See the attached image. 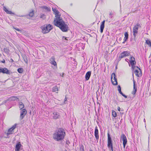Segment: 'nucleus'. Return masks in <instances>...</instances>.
I'll list each match as a JSON object with an SVG mask.
<instances>
[{"label":"nucleus","mask_w":151,"mask_h":151,"mask_svg":"<svg viewBox=\"0 0 151 151\" xmlns=\"http://www.w3.org/2000/svg\"><path fill=\"white\" fill-rule=\"evenodd\" d=\"M65 135V130L63 128H59L53 134V138L57 141L63 140Z\"/></svg>","instance_id":"1"},{"label":"nucleus","mask_w":151,"mask_h":151,"mask_svg":"<svg viewBox=\"0 0 151 151\" xmlns=\"http://www.w3.org/2000/svg\"><path fill=\"white\" fill-rule=\"evenodd\" d=\"M54 24L55 26L59 27L63 32H67L69 29L68 25L65 23L63 19H59L58 21H56Z\"/></svg>","instance_id":"2"},{"label":"nucleus","mask_w":151,"mask_h":151,"mask_svg":"<svg viewBox=\"0 0 151 151\" xmlns=\"http://www.w3.org/2000/svg\"><path fill=\"white\" fill-rule=\"evenodd\" d=\"M41 29L44 34L48 33L53 28L52 26L50 24H46L42 26Z\"/></svg>","instance_id":"3"},{"label":"nucleus","mask_w":151,"mask_h":151,"mask_svg":"<svg viewBox=\"0 0 151 151\" xmlns=\"http://www.w3.org/2000/svg\"><path fill=\"white\" fill-rule=\"evenodd\" d=\"M130 55V52L128 51H124L122 52L119 55L118 59L120 60L121 59L126 56H128Z\"/></svg>","instance_id":"4"},{"label":"nucleus","mask_w":151,"mask_h":151,"mask_svg":"<svg viewBox=\"0 0 151 151\" xmlns=\"http://www.w3.org/2000/svg\"><path fill=\"white\" fill-rule=\"evenodd\" d=\"M111 79L113 85H117V80L116 78V75L115 73H113L112 74Z\"/></svg>","instance_id":"5"},{"label":"nucleus","mask_w":151,"mask_h":151,"mask_svg":"<svg viewBox=\"0 0 151 151\" xmlns=\"http://www.w3.org/2000/svg\"><path fill=\"white\" fill-rule=\"evenodd\" d=\"M16 100L17 101H19V99L16 96H13L7 99L4 101V102L6 103L8 101H11Z\"/></svg>","instance_id":"6"},{"label":"nucleus","mask_w":151,"mask_h":151,"mask_svg":"<svg viewBox=\"0 0 151 151\" xmlns=\"http://www.w3.org/2000/svg\"><path fill=\"white\" fill-rule=\"evenodd\" d=\"M112 140L110 137V135L109 133H108L107 147L109 148L113 146Z\"/></svg>","instance_id":"7"},{"label":"nucleus","mask_w":151,"mask_h":151,"mask_svg":"<svg viewBox=\"0 0 151 151\" xmlns=\"http://www.w3.org/2000/svg\"><path fill=\"white\" fill-rule=\"evenodd\" d=\"M17 125V124H15L12 127L9 129L8 131L7 134V135L11 134L14 132L13 130L16 128Z\"/></svg>","instance_id":"8"},{"label":"nucleus","mask_w":151,"mask_h":151,"mask_svg":"<svg viewBox=\"0 0 151 151\" xmlns=\"http://www.w3.org/2000/svg\"><path fill=\"white\" fill-rule=\"evenodd\" d=\"M60 12L59 11L58 12H56L55 13V17H56L54 20V23H55L56 21H58L59 19H62V18L60 17V15L59 14Z\"/></svg>","instance_id":"9"},{"label":"nucleus","mask_w":151,"mask_h":151,"mask_svg":"<svg viewBox=\"0 0 151 151\" xmlns=\"http://www.w3.org/2000/svg\"><path fill=\"white\" fill-rule=\"evenodd\" d=\"M0 73H6L7 74H9L10 73V71L8 70L7 68H2L0 67Z\"/></svg>","instance_id":"10"},{"label":"nucleus","mask_w":151,"mask_h":151,"mask_svg":"<svg viewBox=\"0 0 151 151\" xmlns=\"http://www.w3.org/2000/svg\"><path fill=\"white\" fill-rule=\"evenodd\" d=\"M121 138L122 139L123 141V145L124 147L126 145L127 142V139L125 135L124 134H122L121 136Z\"/></svg>","instance_id":"11"},{"label":"nucleus","mask_w":151,"mask_h":151,"mask_svg":"<svg viewBox=\"0 0 151 151\" xmlns=\"http://www.w3.org/2000/svg\"><path fill=\"white\" fill-rule=\"evenodd\" d=\"M141 26L139 23H137L134 26L133 29V31L136 33V32H138V30L139 27H141Z\"/></svg>","instance_id":"12"},{"label":"nucleus","mask_w":151,"mask_h":151,"mask_svg":"<svg viewBox=\"0 0 151 151\" xmlns=\"http://www.w3.org/2000/svg\"><path fill=\"white\" fill-rule=\"evenodd\" d=\"M130 63L133 67V65H134L136 64V61L135 60V58L134 57L132 56L130 58Z\"/></svg>","instance_id":"13"},{"label":"nucleus","mask_w":151,"mask_h":151,"mask_svg":"<svg viewBox=\"0 0 151 151\" xmlns=\"http://www.w3.org/2000/svg\"><path fill=\"white\" fill-rule=\"evenodd\" d=\"M98 134V129L97 127L96 126L95 129L94 135L96 140H97L99 139V136Z\"/></svg>","instance_id":"14"},{"label":"nucleus","mask_w":151,"mask_h":151,"mask_svg":"<svg viewBox=\"0 0 151 151\" xmlns=\"http://www.w3.org/2000/svg\"><path fill=\"white\" fill-rule=\"evenodd\" d=\"M50 61L52 65H53L55 66H57L56 63L55 61V58L54 57H52L50 59Z\"/></svg>","instance_id":"15"},{"label":"nucleus","mask_w":151,"mask_h":151,"mask_svg":"<svg viewBox=\"0 0 151 151\" xmlns=\"http://www.w3.org/2000/svg\"><path fill=\"white\" fill-rule=\"evenodd\" d=\"M139 69L140 70V72L139 73V71L137 70H135L134 71V73H135V75L139 77L142 76V73L140 69V68H139Z\"/></svg>","instance_id":"16"},{"label":"nucleus","mask_w":151,"mask_h":151,"mask_svg":"<svg viewBox=\"0 0 151 151\" xmlns=\"http://www.w3.org/2000/svg\"><path fill=\"white\" fill-rule=\"evenodd\" d=\"M3 9L7 14H10L12 15H15L14 13H13L12 11L8 10L5 6H4Z\"/></svg>","instance_id":"17"},{"label":"nucleus","mask_w":151,"mask_h":151,"mask_svg":"<svg viewBox=\"0 0 151 151\" xmlns=\"http://www.w3.org/2000/svg\"><path fill=\"white\" fill-rule=\"evenodd\" d=\"M91 71H89L87 72L85 75V78L86 81L88 80L91 76Z\"/></svg>","instance_id":"18"},{"label":"nucleus","mask_w":151,"mask_h":151,"mask_svg":"<svg viewBox=\"0 0 151 151\" xmlns=\"http://www.w3.org/2000/svg\"><path fill=\"white\" fill-rule=\"evenodd\" d=\"M133 83H134V88H133V90L132 92V93L134 95L136 93V92L137 91V86L135 84V81L134 79H133Z\"/></svg>","instance_id":"19"},{"label":"nucleus","mask_w":151,"mask_h":151,"mask_svg":"<svg viewBox=\"0 0 151 151\" xmlns=\"http://www.w3.org/2000/svg\"><path fill=\"white\" fill-rule=\"evenodd\" d=\"M105 21L104 20L102 22L100 26V32L101 33H102L103 31V29L104 27V24Z\"/></svg>","instance_id":"20"},{"label":"nucleus","mask_w":151,"mask_h":151,"mask_svg":"<svg viewBox=\"0 0 151 151\" xmlns=\"http://www.w3.org/2000/svg\"><path fill=\"white\" fill-rule=\"evenodd\" d=\"M59 115L58 114H52L51 116V118L54 119H56L58 118Z\"/></svg>","instance_id":"21"},{"label":"nucleus","mask_w":151,"mask_h":151,"mask_svg":"<svg viewBox=\"0 0 151 151\" xmlns=\"http://www.w3.org/2000/svg\"><path fill=\"white\" fill-rule=\"evenodd\" d=\"M21 146L22 145H21L19 142L16 145L15 148V151H19Z\"/></svg>","instance_id":"22"},{"label":"nucleus","mask_w":151,"mask_h":151,"mask_svg":"<svg viewBox=\"0 0 151 151\" xmlns=\"http://www.w3.org/2000/svg\"><path fill=\"white\" fill-rule=\"evenodd\" d=\"M125 37L124 39V41L122 42L123 43H124L127 40L128 38V34L127 32H125L124 33Z\"/></svg>","instance_id":"23"},{"label":"nucleus","mask_w":151,"mask_h":151,"mask_svg":"<svg viewBox=\"0 0 151 151\" xmlns=\"http://www.w3.org/2000/svg\"><path fill=\"white\" fill-rule=\"evenodd\" d=\"M46 74L50 77H52L53 75L52 71L50 70H47L46 72Z\"/></svg>","instance_id":"24"},{"label":"nucleus","mask_w":151,"mask_h":151,"mask_svg":"<svg viewBox=\"0 0 151 151\" xmlns=\"http://www.w3.org/2000/svg\"><path fill=\"white\" fill-rule=\"evenodd\" d=\"M19 108H20V109L21 110L24 107V105L23 104L22 102H19Z\"/></svg>","instance_id":"25"},{"label":"nucleus","mask_w":151,"mask_h":151,"mask_svg":"<svg viewBox=\"0 0 151 151\" xmlns=\"http://www.w3.org/2000/svg\"><path fill=\"white\" fill-rule=\"evenodd\" d=\"M34 11L33 10H32V11L29 13L28 16L30 17H32L34 16Z\"/></svg>","instance_id":"26"},{"label":"nucleus","mask_w":151,"mask_h":151,"mask_svg":"<svg viewBox=\"0 0 151 151\" xmlns=\"http://www.w3.org/2000/svg\"><path fill=\"white\" fill-rule=\"evenodd\" d=\"M145 43L148 45V46L150 47H151V42L150 41L148 40H146Z\"/></svg>","instance_id":"27"},{"label":"nucleus","mask_w":151,"mask_h":151,"mask_svg":"<svg viewBox=\"0 0 151 151\" xmlns=\"http://www.w3.org/2000/svg\"><path fill=\"white\" fill-rule=\"evenodd\" d=\"M23 58L24 59V61L26 63H27L28 62V60L27 59V56L26 55H24L23 56Z\"/></svg>","instance_id":"28"},{"label":"nucleus","mask_w":151,"mask_h":151,"mask_svg":"<svg viewBox=\"0 0 151 151\" xmlns=\"http://www.w3.org/2000/svg\"><path fill=\"white\" fill-rule=\"evenodd\" d=\"M79 149L80 151H84V147L83 145L82 144L79 146Z\"/></svg>","instance_id":"29"},{"label":"nucleus","mask_w":151,"mask_h":151,"mask_svg":"<svg viewBox=\"0 0 151 151\" xmlns=\"http://www.w3.org/2000/svg\"><path fill=\"white\" fill-rule=\"evenodd\" d=\"M58 88L57 86H55L52 89V91L53 92H55L56 91H58Z\"/></svg>","instance_id":"30"},{"label":"nucleus","mask_w":151,"mask_h":151,"mask_svg":"<svg viewBox=\"0 0 151 151\" xmlns=\"http://www.w3.org/2000/svg\"><path fill=\"white\" fill-rule=\"evenodd\" d=\"M23 69L22 68H20L17 69V71L19 73H22L23 72Z\"/></svg>","instance_id":"31"},{"label":"nucleus","mask_w":151,"mask_h":151,"mask_svg":"<svg viewBox=\"0 0 151 151\" xmlns=\"http://www.w3.org/2000/svg\"><path fill=\"white\" fill-rule=\"evenodd\" d=\"M119 92L123 96H124L125 98H127V96L123 94L122 92L121 91H119Z\"/></svg>","instance_id":"32"},{"label":"nucleus","mask_w":151,"mask_h":151,"mask_svg":"<svg viewBox=\"0 0 151 151\" xmlns=\"http://www.w3.org/2000/svg\"><path fill=\"white\" fill-rule=\"evenodd\" d=\"M119 92L123 96H124L125 98H127V96L123 94L122 92L121 91H119Z\"/></svg>","instance_id":"33"},{"label":"nucleus","mask_w":151,"mask_h":151,"mask_svg":"<svg viewBox=\"0 0 151 151\" xmlns=\"http://www.w3.org/2000/svg\"><path fill=\"white\" fill-rule=\"evenodd\" d=\"M114 13L112 12H110L109 14V17L111 19L112 18V17H113L114 16Z\"/></svg>","instance_id":"34"},{"label":"nucleus","mask_w":151,"mask_h":151,"mask_svg":"<svg viewBox=\"0 0 151 151\" xmlns=\"http://www.w3.org/2000/svg\"><path fill=\"white\" fill-rule=\"evenodd\" d=\"M20 113H27V111L25 109H23L21 110Z\"/></svg>","instance_id":"35"},{"label":"nucleus","mask_w":151,"mask_h":151,"mask_svg":"<svg viewBox=\"0 0 151 151\" xmlns=\"http://www.w3.org/2000/svg\"><path fill=\"white\" fill-rule=\"evenodd\" d=\"M40 18L43 19H45V15L44 14H42L40 15Z\"/></svg>","instance_id":"36"},{"label":"nucleus","mask_w":151,"mask_h":151,"mask_svg":"<svg viewBox=\"0 0 151 151\" xmlns=\"http://www.w3.org/2000/svg\"><path fill=\"white\" fill-rule=\"evenodd\" d=\"M133 33L134 38L135 41V38L136 36V35L137 34L138 32H136V33H134V32L133 31Z\"/></svg>","instance_id":"37"},{"label":"nucleus","mask_w":151,"mask_h":151,"mask_svg":"<svg viewBox=\"0 0 151 151\" xmlns=\"http://www.w3.org/2000/svg\"><path fill=\"white\" fill-rule=\"evenodd\" d=\"M21 114L20 116V119L21 120L25 116V114Z\"/></svg>","instance_id":"38"},{"label":"nucleus","mask_w":151,"mask_h":151,"mask_svg":"<svg viewBox=\"0 0 151 151\" xmlns=\"http://www.w3.org/2000/svg\"><path fill=\"white\" fill-rule=\"evenodd\" d=\"M52 10L55 13L56 12H58V10H57L55 9L54 8L53 9L52 8Z\"/></svg>","instance_id":"39"},{"label":"nucleus","mask_w":151,"mask_h":151,"mask_svg":"<svg viewBox=\"0 0 151 151\" xmlns=\"http://www.w3.org/2000/svg\"><path fill=\"white\" fill-rule=\"evenodd\" d=\"M118 90L119 91H119H121V88L120 86L119 85L118 86Z\"/></svg>","instance_id":"40"},{"label":"nucleus","mask_w":151,"mask_h":151,"mask_svg":"<svg viewBox=\"0 0 151 151\" xmlns=\"http://www.w3.org/2000/svg\"><path fill=\"white\" fill-rule=\"evenodd\" d=\"M110 150H111V151H113V146L110 147L108 148Z\"/></svg>","instance_id":"41"},{"label":"nucleus","mask_w":151,"mask_h":151,"mask_svg":"<svg viewBox=\"0 0 151 151\" xmlns=\"http://www.w3.org/2000/svg\"><path fill=\"white\" fill-rule=\"evenodd\" d=\"M112 115L114 117H115L117 116V114H112Z\"/></svg>","instance_id":"42"},{"label":"nucleus","mask_w":151,"mask_h":151,"mask_svg":"<svg viewBox=\"0 0 151 151\" xmlns=\"http://www.w3.org/2000/svg\"><path fill=\"white\" fill-rule=\"evenodd\" d=\"M44 8L45 9H47V11H49V10H50L49 9V8H48V7H46V6H44Z\"/></svg>","instance_id":"43"},{"label":"nucleus","mask_w":151,"mask_h":151,"mask_svg":"<svg viewBox=\"0 0 151 151\" xmlns=\"http://www.w3.org/2000/svg\"><path fill=\"white\" fill-rule=\"evenodd\" d=\"M4 51L5 52H8L9 51V50L8 49L6 48V49H4Z\"/></svg>","instance_id":"44"},{"label":"nucleus","mask_w":151,"mask_h":151,"mask_svg":"<svg viewBox=\"0 0 151 151\" xmlns=\"http://www.w3.org/2000/svg\"><path fill=\"white\" fill-rule=\"evenodd\" d=\"M70 141L68 140L67 141H66V144L67 145H68L69 144H70Z\"/></svg>","instance_id":"45"},{"label":"nucleus","mask_w":151,"mask_h":151,"mask_svg":"<svg viewBox=\"0 0 151 151\" xmlns=\"http://www.w3.org/2000/svg\"><path fill=\"white\" fill-rule=\"evenodd\" d=\"M14 29L16 30H17L18 31H20L19 29L17 28H15L14 27Z\"/></svg>","instance_id":"46"},{"label":"nucleus","mask_w":151,"mask_h":151,"mask_svg":"<svg viewBox=\"0 0 151 151\" xmlns=\"http://www.w3.org/2000/svg\"><path fill=\"white\" fill-rule=\"evenodd\" d=\"M135 66H134V65H133V67H132V68L133 70H134V69L135 68Z\"/></svg>","instance_id":"47"},{"label":"nucleus","mask_w":151,"mask_h":151,"mask_svg":"<svg viewBox=\"0 0 151 151\" xmlns=\"http://www.w3.org/2000/svg\"><path fill=\"white\" fill-rule=\"evenodd\" d=\"M112 113H116L115 111L114 110L112 111Z\"/></svg>","instance_id":"48"},{"label":"nucleus","mask_w":151,"mask_h":151,"mask_svg":"<svg viewBox=\"0 0 151 151\" xmlns=\"http://www.w3.org/2000/svg\"><path fill=\"white\" fill-rule=\"evenodd\" d=\"M64 38L65 39V40H66V38L65 37H64V36H63V39Z\"/></svg>","instance_id":"49"},{"label":"nucleus","mask_w":151,"mask_h":151,"mask_svg":"<svg viewBox=\"0 0 151 151\" xmlns=\"http://www.w3.org/2000/svg\"><path fill=\"white\" fill-rule=\"evenodd\" d=\"M67 98H66V97H65V99H64V101H67Z\"/></svg>","instance_id":"50"},{"label":"nucleus","mask_w":151,"mask_h":151,"mask_svg":"<svg viewBox=\"0 0 151 151\" xmlns=\"http://www.w3.org/2000/svg\"><path fill=\"white\" fill-rule=\"evenodd\" d=\"M118 111H120V108L119 107H118Z\"/></svg>","instance_id":"51"},{"label":"nucleus","mask_w":151,"mask_h":151,"mask_svg":"<svg viewBox=\"0 0 151 151\" xmlns=\"http://www.w3.org/2000/svg\"><path fill=\"white\" fill-rule=\"evenodd\" d=\"M10 60L12 62H13L14 61L12 59H11Z\"/></svg>","instance_id":"52"},{"label":"nucleus","mask_w":151,"mask_h":151,"mask_svg":"<svg viewBox=\"0 0 151 151\" xmlns=\"http://www.w3.org/2000/svg\"><path fill=\"white\" fill-rule=\"evenodd\" d=\"M2 62L3 63H5V60H4V61H2Z\"/></svg>","instance_id":"53"},{"label":"nucleus","mask_w":151,"mask_h":151,"mask_svg":"<svg viewBox=\"0 0 151 151\" xmlns=\"http://www.w3.org/2000/svg\"><path fill=\"white\" fill-rule=\"evenodd\" d=\"M115 68H116V69H117V66H116L115 67Z\"/></svg>","instance_id":"54"},{"label":"nucleus","mask_w":151,"mask_h":151,"mask_svg":"<svg viewBox=\"0 0 151 151\" xmlns=\"http://www.w3.org/2000/svg\"><path fill=\"white\" fill-rule=\"evenodd\" d=\"M144 122H145V119H144Z\"/></svg>","instance_id":"55"},{"label":"nucleus","mask_w":151,"mask_h":151,"mask_svg":"<svg viewBox=\"0 0 151 151\" xmlns=\"http://www.w3.org/2000/svg\"><path fill=\"white\" fill-rule=\"evenodd\" d=\"M136 67H137V68H138V69H139V68H138V66H136Z\"/></svg>","instance_id":"56"},{"label":"nucleus","mask_w":151,"mask_h":151,"mask_svg":"<svg viewBox=\"0 0 151 151\" xmlns=\"http://www.w3.org/2000/svg\"><path fill=\"white\" fill-rule=\"evenodd\" d=\"M98 114H96V115L97 116H98V115H97Z\"/></svg>","instance_id":"57"},{"label":"nucleus","mask_w":151,"mask_h":151,"mask_svg":"<svg viewBox=\"0 0 151 151\" xmlns=\"http://www.w3.org/2000/svg\"><path fill=\"white\" fill-rule=\"evenodd\" d=\"M90 151H92L91 150H90Z\"/></svg>","instance_id":"58"}]
</instances>
